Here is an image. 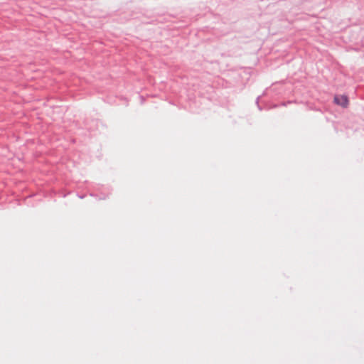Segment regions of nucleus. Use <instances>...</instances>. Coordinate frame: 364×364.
I'll return each mask as SVG.
<instances>
[{"label":"nucleus","instance_id":"f257e3e1","mask_svg":"<svg viewBox=\"0 0 364 364\" xmlns=\"http://www.w3.org/2000/svg\"><path fill=\"white\" fill-rule=\"evenodd\" d=\"M334 102L343 107H347L348 105V98L346 95H336L334 97Z\"/></svg>","mask_w":364,"mask_h":364}]
</instances>
